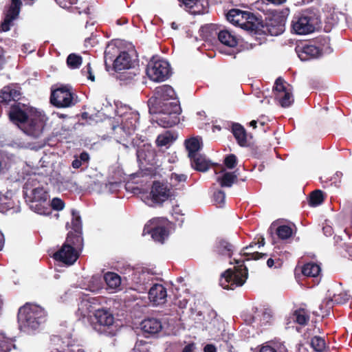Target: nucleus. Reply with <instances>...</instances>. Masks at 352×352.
<instances>
[{
    "label": "nucleus",
    "mask_w": 352,
    "mask_h": 352,
    "mask_svg": "<svg viewBox=\"0 0 352 352\" xmlns=\"http://www.w3.org/2000/svg\"><path fill=\"white\" fill-rule=\"evenodd\" d=\"M125 109L126 111L124 112H122V109H120L118 111L119 113L120 112L122 117L121 126H113V129L122 130L128 136L133 134L136 130L138 124L139 114L137 111Z\"/></svg>",
    "instance_id": "2eb2a0df"
},
{
    "label": "nucleus",
    "mask_w": 352,
    "mask_h": 352,
    "mask_svg": "<svg viewBox=\"0 0 352 352\" xmlns=\"http://www.w3.org/2000/svg\"><path fill=\"white\" fill-rule=\"evenodd\" d=\"M50 101L57 107L65 108L74 105L77 99L70 87L63 86L52 92Z\"/></svg>",
    "instance_id": "1a4fd4ad"
},
{
    "label": "nucleus",
    "mask_w": 352,
    "mask_h": 352,
    "mask_svg": "<svg viewBox=\"0 0 352 352\" xmlns=\"http://www.w3.org/2000/svg\"><path fill=\"white\" fill-rule=\"evenodd\" d=\"M49 203V207L55 210L60 211L65 208L64 201L58 197L53 198L52 200Z\"/></svg>",
    "instance_id": "3c124183"
},
{
    "label": "nucleus",
    "mask_w": 352,
    "mask_h": 352,
    "mask_svg": "<svg viewBox=\"0 0 352 352\" xmlns=\"http://www.w3.org/2000/svg\"><path fill=\"white\" fill-rule=\"evenodd\" d=\"M167 223L164 218H154L146 224L144 232L151 234L155 241L162 243L168 236Z\"/></svg>",
    "instance_id": "4468645a"
},
{
    "label": "nucleus",
    "mask_w": 352,
    "mask_h": 352,
    "mask_svg": "<svg viewBox=\"0 0 352 352\" xmlns=\"http://www.w3.org/2000/svg\"><path fill=\"white\" fill-rule=\"evenodd\" d=\"M82 242V238L79 234L74 238L71 234H68L66 241L62 248L54 254V258L67 265L74 264L78 258L76 248L81 246Z\"/></svg>",
    "instance_id": "20e7f679"
},
{
    "label": "nucleus",
    "mask_w": 352,
    "mask_h": 352,
    "mask_svg": "<svg viewBox=\"0 0 352 352\" xmlns=\"http://www.w3.org/2000/svg\"><path fill=\"white\" fill-rule=\"evenodd\" d=\"M248 278V269L243 265L235 266L234 269H228L221 274L219 280L220 285L226 289H234L242 286Z\"/></svg>",
    "instance_id": "423d86ee"
},
{
    "label": "nucleus",
    "mask_w": 352,
    "mask_h": 352,
    "mask_svg": "<svg viewBox=\"0 0 352 352\" xmlns=\"http://www.w3.org/2000/svg\"><path fill=\"white\" fill-rule=\"evenodd\" d=\"M293 320L300 325L307 324L309 320V316L307 311L304 309L296 310L293 314Z\"/></svg>",
    "instance_id": "79ce46f5"
},
{
    "label": "nucleus",
    "mask_w": 352,
    "mask_h": 352,
    "mask_svg": "<svg viewBox=\"0 0 352 352\" xmlns=\"http://www.w3.org/2000/svg\"><path fill=\"white\" fill-rule=\"evenodd\" d=\"M180 6L191 14H203L208 12V0H179Z\"/></svg>",
    "instance_id": "a211bd4d"
},
{
    "label": "nucleus",
    "mask_w": 352,
    "mask_h": 352,
    "mask_svg": "<svg viewBox=\"0 0 352 352\" xmlns=\"http://www.w3.org/2000/svg\"><path fill=\"white\" fill-rule=\"evenodd\" d=\"M260 352H287V349L283 343L270 342L263 346Z\"/></svg>",
    "instance_id": "e433bc0d"
},
{
    "label": "nucleus",
    "mask_w": 352,
    "mask_h": 352,
    "mask_svg": "<svg viewBox=\"0 0 352 352\" xmlns=\"http://www.w3.org/2000/svg\"><path fill=\"white\" fill-rule=\"evenodd\" d=\"M132 64V60L129 54L126 52H123L114 60L113 67L116 70L120 71L131 68Z\"/></svg>",
    "instance_id": "a878e982"
},
{
    "label": "nucleus",
    "mask_w": 352,
    "mask_h": 352,
    "mask_svg": "<svg viewBox=\"0 0 352 352\" xmlns=\"http://www.w3.org/2000/svg\"><path fill=\"white\" fill-rule=\"evenodd\" d=\"M45 311L40 306L27 303L18 313L19 326L25 331L35 330L45 320Z\"/></svg>",
    "instance_id": "f03ea898"
},
{
    "label": "nucleus",
    "mask_w": 352,
    "mask_h": 352,
    "mask_svg": "<svg viewBox=\"0 0 352 352\" xmlns=\"http://www.w3.org/2000/svg\"><path fill=\"white\" fill-rule=\"evenodd\" d=\"M96 322L93 324L94 329L100 333L114 335L115 318L112 313L106 309H98L94 313Z\"/></svg>",
    "instance_id": "6e6552de"
},
{
    "label": "nucleus",
    "mask_w": 352,
    "mask_h": 352,
    "mask_svg": "<svg viewBox=\"0 0 352 352\" xmlns=\"http://www.w3.org/2000/svg\"><path fill=\"white\" fill-rule=\"evenodd\" d=\"M58 181L59 182H60L61 184H68V183H70L71 181H72V178L70 177H67L66 178H63L62 177H60V178L58 179Z\"/></svg>",
    "instance_id": "e2e57ef3"
},
{
    "label": "nucleus",
    "mask_w": 352,
    "mask_h": 352,
    "mask_svg": "<svg viewBox=\"0 0 352 352\" xmlns=\"http://www.w3.org/2000/svg\"><path fill=\"white\" fill-rule=\"evenodd\" d=\"M175 196L174 190L168 184L160 182H154L151 191L143 195V202L150 207L161 206L162 204Z\"/></svg>",
    "instance_id": "7ed1b4c3"
},
{
    "label": "nucleus",
    "mask_w": 352,
    "mask_h": 352,
    "mask_svg": "<svg viewBox=\"0 0 352 352\" xmlns=\"http://www.w3.org/2000/svg\"><path fill=\"white\" fill-rule=\"evenodd\" d=\"M186 150L188 152V157H193L198 155V151L202 146V140L199 137L191 138L185 142Z\"/></svg>",
    "instance_id": "bb28decb"
},
{
    "label": "nucleus",
    "mask_w": 352,
    "mask_h": 352,
    "mask_svg": "<svg viewBox=\"0 0 352 352\" xmlns=\"http://www.w3.org/2000/svg\"><path fill=\"white\" fill-rule=\"evenodd\" d=\"M224 164L228 168H233L236 164V157L233 154L229 155L225 158Z\"/></svg>",
    "instance_id": "5fc2aeb1"
},
{
    "label": "nucleus",
    "mask_w": 352,
    "mask_h": 352,
    "mask_svg": "<svg viewBox=\"0 0 352 352\" xmlns=\"http://www.w3.org/2000/svg\"><path fill=\"white\" fill-rule=\"evenodd\" d=\"M285 31V26L282 23H278L276 26L270 25L268 28V32L272 36H277Z\"/></svg>",
    "instance_id": "864d4df0"
},
{
    "label": "nucleus",
    "mask_w": 352,
    "mask_h": 352,
    "mask_svg": "<svg viewBox=\"0 0 352 352\" xmlns=\"http://www.w3.org/2000/svg\"><path fill=\"white\" fill-rule=\"evenodd\" d=\"M218 39L222 44L230 47H234L238 43L237 38L226 30L219 31Z\"/></svg>",
    "instance_id": "cd10ccee"
},
{
    "label": "nucleus",
    "mask_w": 352,
    "mask_h": 352,
    "mask_svg": "<svg viewBox=\"0 0 352 352\" xmlns=\"http://www.w3.org/2000/svg\"><path fill=\"white\" fill-rule=\"evenodd\" d=\"M153 279V274L150 270L144 267L136 269L132 274L131 280L140 292H143L147 289Z\"/></svg>",
    "instance_id": "f3484780"
},
{
    "label": "nucleus",
    "mask_w": 352,
    "mask_h": 352,
    "mask_svg": "<svg viewBox=\"0 0 352 352\" xmlns=\"http://www.w3.org/2000/svg\"><path fill=\"white\" fill-rule=\"evenodd\" d=\"M232 132L240 146H244L247 144V135L242 125L238 123L233 124Z\"/></svg>",
    "instance_id": "c756f323"
},
{
    "label": "nucleus",
    "mask_w": 352,
    "mask_h": 352,
    "mask_svg": "<svg viewBox=\"0 0 352 352\" xmlns=\"http://www.w3.org/2000/svg\"><path fill=\"white\" fill-rule=\"evenodd\" d=\"M267 265L269 267H272L274 265V261L272 258H269L267 261Z\"/></svg>",
    "instance_id": "69168bd1"
},
{
    "label": "nucleus",
    "mask_w": 352,
    "mask_h": 352,
    "mask_svg": "<svg viewBox=\"0 0 352 352\" xmlns=\"http://www.w3.org/2000/svg\"><path fill=\"white\" fill-rule=\"evenodd\" d=\"M226 18L229 22L234 25L241 27L243 30L248 31L254 30L255 25L252 21L254 16L248 12L232 9L228 12Z\"/></svg>",
    "instance_id": "ddd939ff"
},
{
    "label": "nucleus",
    "mask_w": 352,
    "mask_h": 352,
    "mask_svg": "<svg viewBox=\"0 0 352 352\" xmlns=\"http://www.w3.org/2000/svg\"><path fill=\"white\" fill-rule=\"evenodd\" d=\"M99 304V300L96 298L86 297L78 305V311L83 317L88 316L91 312H96V305Z\"/></svg>",
    "instance_id": "5701e85b"
},
{
    "label": "nucleus",
    "mask_w": 352,
    "mask_h": 352,
    "mask_svg": "<svg viewBox=\"0 0 352 352\" xmlns=\"http://www.w3.org/2000/svg\"><path fill=\"white\" fill-rule=\"evenodd\" d=\"M104 280L107 284V289L110 293H114L120 289L121 278L114 272H107L104 275Z\"/></svg>",
    "instance_id": "b1692460"
},
{
    "label": "nucleus",
    "mask_w": 352,
    "mask_h": 352,
    "mask_svg": "<svg viewBox=\"0 0 352 352\" xmlns=\"http://www.w3.org/2000/svg\"><path fill=\"white\" fill-rule=\"evenodd\" d=\"M275 99L280 105L284 108L291 106L294 101L292 87L285 82L282 78H278L275 82L273 88Z\"/></svg>",
    "instance_id": "9d476101"
},
{
    "label": "nucleus",
    "mask_w": 352,
    "mask_h": 352,
    "mask_svg": "<svg viewBox=\"0 0 352 352\" xmlns=\"http://www.w3.org/2000/svg\"><path fill=\"white\" fill-rule=\"evenodd\" d=\"M141 328L145 332L155 334L161 331L162 326L161 322L156 318H147L141 323Z\"/></svg>",
    "instance_id": "393cba45"
},
{
    "label": "nucleus",
    "mask_w": 352,
    "mask_h": 352,
    "mask_svg": "<svg viewBox=\"0 0 352 352\" xmlns=\"http://www.w3.org/2000/svg\"><path fill=\"white\" fill-rule=\"evenodd\" d=\"M323 201L322 192L320 190H316L311 192L309 199V204L312 206H317Z\"/></svg>",
    "instance_id": "09e8293b"
},
{
    "label": "nucleus",
    "mask_w": 352,
    "mask_h": 352,
    "mask_svg": "<svg viewBox=\"0 0 352 352\" xmlns=\"http://www.w3.org/2000/svg\"><path fill=\"white\" fill-rule=\"evenodd\" d=\"M167 297L166 288L161 284H154L148 292V298L154 305L165 303Z\"/></svg>",
    "instance_id": "412c9836"
},
{
    "label": "nucleus",
    "mask_w": 352,
    "mask_h": 352,
    "mask_svg": "<svg viewBox=\"0 0 352 352\" xmlns=\"http://www.w3.org/2000/svg\"><path fill=\"white\" fill-rule=\"evenodd\" d=\"M257 245L256 243L250 244L249 246L245 247L242 250V254L247 256V260H258L263 256H265V254H261L256 251H253V248Z\"/></svg>",
    "instance_id": "58836bf2"
},
{
    "label": "nucleus",
    "mask_w": 352,
    "mask_h": 352,
    "mask_svg": "<svg viewBox=\"0 0 352 352\" xmlns=\"http://www.w3.org/2000/svg\"><path fill=\"white\" fill-rule=\"evenodd\" d=\"M190 161L192 167L199 171L205 172L210 167L209 161L199 153L190 157Z\"/></svg>",
    "instance_id": "c85d7f7f"
},
{
    "label": "nucleus",
    "mask_w": 352,
    "mask_h": 352,
    "mask_svg": "<svg viewBox=\"0 0 352 352\" xmlns=\"http://www.w3.org/2000/svg\"><path fill=\"white\" fill-rule=\"evenodd\" d=\"M296 52L301 60L305 61L312 58L318 57L320 54V50L313 45H305L298 46Z\"/></svg>",
    "instance_id": "4be33fe9"
},
{
    "label": "nucleus",
    "mask_w": 352,
    "mask_h": 352,
    "mask_svg": "<svg viewBox=\"0 0 352 352\" xmlns=\"http://www.w3.org/2000/svg\"><path fill=\"white\" fill-rule=\"evenodd\" d=\"M226 195L221 190L217 191L214 194V201L219 207H222L225 203Z\"/></svg>",
    "instance_id": "603ef678"
},
{
    "label": "nucleus",
    "mask_w": 352,
    "mask_h": 352,
    "mask_svg": "<svg viewBox=\"0 0 352 352\" xmlns=\"http://www.w3.org/2000/svg\"><path fill=\"white\" fill-rule=\"evenodd\" d=\"M152 156L153 151L148 146H144V148H140L137 151V158L140 162H142L143 161H149V158Z\"/></svg>",
    "instance_id": "37998d69"
},
{
    "label": "nucleus",
    "mask_w": 352,
    "mask_h": 352,
    "mask_svg": "<svg viewBox=\"0 0 352 352\" xmlns=\"http://www.w3.org/2000/svg\"><path fill=\"white\" fill-rule=\"evenodd\" d=\"M71 352H84L81 349L76 348L71 349Z\"/></svg>",
    "instance_id": "774afa93"
},
{
    "label": "nucleus",
    "mask_w": 352,
    "mask_h": 352,
    "mask_svg": "<svg viewBox=\"0 0 352 352\" xmlns=\"http://www.w3.org/2000/svg\"><path fill=\"white\" fill-rule=\"evenodd\" d=\"M142 344V341L137 342L135 347L133 349L131 352H148V351H142L140 349V346Z\"/></svg>",
    "instance_id": "680f3d73"
},
{
    "label": "nucleus",
    "mask_w": 352,
    "mask_h": 352,
    "mask_svg": "<svg viewBox=\"0 0 352 352\" xmlns=\"http://www.w3.org/2000/svg\"><path fill=\"white\" fill-rule=\"evenodd\" d=\"M31 195L30 208L38 214L49 215L50 208L47 201L48 198L47 192L43 188L37 187L32 190Z\"/></svg>",
    "instance_id": "9b49d317"
},
{
    "label": "nucleus",
    "mask_w": 352,
    "mask_h": 352,
    "mask_svg": "<svg viewBox=\"0 0 352 352\" xmlns=\"http://www.w3.org/2000/svg\"><path fill=\"white\" fill-rule=\"evenodd\" d=\"M82 75L87 76V78L91 81H94L95 78L92 74L91 67L90 63H88L82 69Z\"/></svg>",
    "instance_id": "13d9d810"
},
{
    "label": "nucleus",
    "mask_w": 352,
    "mask_h": 352,
    "mask_svg": "<svg viewBox=\"0 0 352 352\" xmlns=\"http://www.w3.org/2000/svg\"><path fill=\"white\" fill-rule=\"evenodd\" d=\"M311 346L316 352H329L324 339L320 336H314L311 340Z\"/></svg>",
    "instance_id": "f704fd0d"
},
{
    "label": "nucleus",
    "mask_w": 352,
    "mask_h": 352,
    "mask_svg": "<svg viewBox=\"0 0 352 352\" xmlns=\"http://www.w3.org/2000/svg\"><path fill=\"white\" fill-rule=\"evenodd\" d=\"M21 94V89L16 85L4 87L0 91V104L7 105L11 101H16Z\"/></svg>",
    "instance_id": "aec40b11"
},
{
    "label": "nucleus",
    "mask_w": 352,
    "mask_h": 352,
    "mask_svg": "<svg viewBox=\"0 0 352 352\" xmlns=\"http://www.w3.org/2000/svg\"><path fill=\"white\" fill-rule=\"evenodd\" d=\"M121 183L118 182H108L102 187V192L104 193H115L119 190Z\"/></svg>",
    "instance_id": "49530a36"
},
{
    "label": "nucleus",
    "mask_w": 352,
    "mask_h": 352,
    "mask_svg": "<svg viewBox=\"0 0 352 352\" xmlns=\"http://www.w3.org/2000/svg\"><path fill=\"white\" fill-rule=\"evenodd\" d=\"M149 111L151 113L160 115L157 118V122L162 127H171L179 122L178 116L181 112V109L176 101L166 103L162 108L149 107Z\"/></svg>",
    "instance_id": "39448f33"
},
{
    "label": "nucleus",
    "mask_w": 352,
    "mask_h": 352,
    "mask_svg": "<svg viewBox=\"0 0 352 352\" xmlns=\"http://www.w3.org/2000/svg\"><path fill=\"white\" fill-rule=\"evenodd\" d=\"M21 0H12L10 8L6 15L3 22L1 25V30L3 32L10 30L12 22L16 19L20 12Z\"/></svg>",
    "instance_id": "6ab92c4d"
},
{
    "label": "nucleus",
    "mask_w": 352,
    "mask_h": 352,
    "mask_svg": "<svg viewBox=\"0 0 352 352\" xmlns=\"http://www.w3.org/2000/svg\"><path fill=\"white\" fill-rule=\"evenodd\" d=\"M275 230L278 238L282 240H285L290 238L293 234V229L287 225H280L276 227V223H273L270 228V230Z\"/></svg>",
    "instance_id": "7c9ffc66"
},
{
    "label": "nucleus",
    "mask_w": 352,
    "mask_h": 352,
    "mask_svg": "<svg viewBox=\"0 0 352 352\" xmlns=\"http://www.w3.org/2000/svg\"><path fill=\"white\" fill-rule=\"evenodd\" d=\"M89 160V155L87 153L83 152L80 153V155L78 157H76L75 159L72 162V166L74 169L79 168L83 164H87Z\"/></svg>",
    "instance_id": "c03bdc74"
},
{
    "label": "nucleus",
    "mask_w": 352,
    "mask_h": 352,
    "mask_svg": "<svg viewBox=\"0 0 352 352\" xmlns=\"http://www.w3.org/2000/svg\"><path fill=\"white\" fill-rule=\"evenodd\" d=\"M102 282L98 276H94L91 277L88 285L87 289L91 292L97 293L102 289Z\"/></svg>",
    "instance_id": "a18cd8bd"
},
{
    "label": "nucleus",
    "mask_w": 352,
    "mask_h": 352,
    "mask_svg": "<svg viewBox=\"0 0 352 352\" xmlns=\"http://www.w3.org/2000/svg\"><path fill=\"white\" fill-rule=\"evenodd\" d=\"M72 229L74 230V232L76 233L74 234L72 233H69L68 234H71L73 238H74L77 234H79L80 236H81L82 225H81L80 217L78 212H77L76 210H73L72 212Z\"/></svg>",
    "instance_id": "a19ab883"
},
{
    "label": "nucleus",
    "mask_w": 352,
    "mask_h": 352,
    "mask_svg": "<svg viewBox=\"0 0 352 352\" xmlns=\"http://www.w3.org/2000/svg\"><path fill=\"white\" fill-rule=\"evenodd\" d=\"M349 258L352 260V245L347 249Z\"/></svg>",
    "instance_id": "338daca9"
},
{
    "label": "nucleus",
    "mask_w": 352,
    "mask_h": 352,
    "mask_svg": "<svg viewBox=\"0 0 352 352\" xmlns=\"http://www.w3.org/2000/svg\"><path fill=\"white\" fill-rule=\"evenodd\" d=\"M267 1L276 5L279 6L286 2L287 0H267Z\"/></svg>",
    "instance_id": "0e129e2a"
},
{
    "label": "nucleus",
    "mask_w": 352,
    "mask_h": 352,
    "mask_svg": "<svg viewBox=\"0 0 352 352\" xmlns=\"http://www.w3.org/2000/svg\"><path fill=\"white\" fill-rule=\"evenodd\" d=\"M175 92L169 85H164L155 88L154 96L148 101L149 104L154 109L162 108L166 103L170 102L169 100L175 99Z\"/></svg>",
    "instance_id": "dca6fc26"
},
{
    "label": "nucleus",
    "mask_w": 352,
    "mask_h": 352,
    "mask_svg": "<svg viewBox=\"0 0 352 352\" xmlns=\"http://www.w3.org/2000/svg\"><path fill=\"white\" fill-rule=\"evenodd\" d=\"M197 347L195 343L190 342L187 344L182 349V352H196Z\"/></svg>",
    "instance_id": "bf43d9fd"
},
{
    "label": "nucleus",
    "mask_w": 352,
    "mask_h": 352,
    "mask_svg": "<svg viewBox=\"0 0 352 352\" xmlns=\"http://www.w3.org/2000/svg\"><path fill=\"white\" fill-rule=\"evenodd\" d=\"M317 19L307 14H300L294 16L292 26L297 34H308L316 30Z\"/></svg>",
    "instance_id": "f8f14e48"
},
{
    "label": "nucleus",
    "mask_w": 352,
    "mask_h": 352,
    "mask_svg": "<svg viewBox=\"0 0 352 352\" xmlns=\"http://www.w3.org/2000/svg\"><path fill=\"white\" fill-rule=\"evenodd\" d=\"M237 176L233 173H224L222 176L217 177V182L221 187H231L236 181Z\"/></svg>",
    "instance_id": "4c0bfd02"
},
{
    "label": "nucleus",
    "mask_w": 352,
    "mask_h": 352,
    "mask_svg": "<svg viewBox=\"0 0 352 352\" xmlns=\"http://www.w3.org/2000/svg\"><path fill=\"white\" fill-rule=\"evenodd\" d=\"M9 117L26 135L34 138H38L42 135L47 120L42 112L21 103L12 105Z\"/></svg>",
    "instance_id": "f257e3e1"
},
{
    "label": "nucleus",
    "mask_w": 352,
    "mask_h": 352,
    "mask_svg": "<svg viewBox=\"0 0 352 352\" xmlns=\"http://www.w3.org/2000/svg\"><path fill=\"white\" fill-rule=\"evenodd\" d=\"M146 75L154 82L166 80L170 75V65L157 56H153L146 67Z\"/></svg>",
    "instance_id": "0eeeda50"
},
{
    "label": "nucleus",
    "mask_w": 352,
    "mask_h": 352,
    "mask_svg": "<svg viewBox=\"0 0 352 352\" xmlns=\"http://www.w3.org/2000/svg\"><path fill=\"white\" fill-rule=\"evenodd\" d=\"M351 297V295L346 292H342L338 294H335L333 299L325 300L320 305V309H323L324 304L326 303V308L330 309L332 307L333 302L337 304H343L347 302Z\"/></svg>",
    "instance_id": "2f4dec72"
},
{
    "label": "nucleus",
    "mask_w": 352,
    "mask_h": 352,
    "mask_svg": "<svg viewBox=\"0 0 352 352\" xmlns=\"http://www.w3.org/2000/svg\"><path fill=\"white\" fill-rule=\"evenodd\" d=\"M67 63L71 69H76L82 64V58L76 54H71L67 58Z\"/></svg>",
    "instance_id": "de8ad7c7"
},
{
    "label": "nucleus",
    "mask_w": 352,
    "mask_h": 352,
    "mask_svg": "<svg viewBox=\"0 0 352 352\" xmlns=\"http://www.w3.org/2000/svg\"><path fill=\"white\" fill-rule=\"evenodd\" d=\"M302 272L305 276L316 277L320 274V267L316 263H309L303 266Z\"/></svg>",
    "instance_id": "ea45409f"
},
{
    "label": "nucleus",
    "mask_w": 352,
    "mask_h": 352,
    "mask_svg": "<svg viewBox=\"0 0 352 352\" xmlns=\"http://www.w3.org/2000/svg\"><path fill=\"white\" fill-rule=\"evenodd\" d=\"M60 7L67 9L76 4L78 0H55Z\"/></svg>",
    "instance_id": "4d7b16f0"
},
{
    "label": "nucleus",
    "mask_w": 352,
    "mask_h": 352,
    "mask_svg": "<svg viewBox=\"0 0 352 352\" xmlns=\"http://www.w3.org/2000/svg\"><path fill=\"white\" fill-rule=\"evenodd\" d=\"M213 318L212 319L211 322L209 323V325L206 326V328L210 330H215L217 329L219 330V320L216 317L215 313L212 314Z\"/></svg>",
    "instance_id": "6e6d98bb"
},
{
    "label": "nucleus",
    "mask_w": 352,
    "mask_h": 352,
    "mask_svg": "<svg viewBox=\"0 0 352 352\" xmlns=\"http://www.w3.org/2000/svg\"><path fill=\"white\" fill-rule=\"evenodd\" d=\"M175 140L173 134L170 131H166L165 133L158 135L156 143L159 146H169Z\"/></svg>",
    "instance_id": "c9c22d12"
},
{
    "label": "nucleus",
    "mask_w": 352,
    "mask_h": 352,
    "mask_svg": "<svg viewBox=\"0 0 352 352\" xmlns=\"http://www.w3.org/2000/svg\"><path fill=\"white\" fill-rule=\"evenodd\" d=\"M259 321L261 323V325L265 326L267 324H270L271 322L272 321L273 316L272 311L268 309H265L262 311V314L261 316H259Z\"/></svg>",
    "instance_id": "8fccbe9b"
},
{
    "label": "nucleus",
    "mask_w": 352,
    "mask_h": 352,
    "mask_svg": "<svg viewBox=\"0 0 352 352\" xmlns=\"http://www.w3.org/2000/svg\"><path fill=\"white\" fill-rule=\"evenodd\" d=\"M233 249V245L224 240L219 241L216 247V251L219 254L228 258L232 256Z\"/></svg>",
    "instance_id": "72a5a7b5"
},
{
    "label": "nucleus",
    "mask_w": 352,
    "mask_h": 352,
    "mask_svg": "<svg viewBox=\"0 0 352 352\" xmlns=\"http://www.w3.org/2000/svg\"><path fill=\"white\" fill-rule=\"evenodd\" d=\"M204 352H216V348L212 344H206L204 349Z\"/></svg>",
    "instance_id": "052dcab7"
},
{
    "label": "nucleus",
    "mask_w": 352,
    "mask_h": 352,
    "mask_svg": "<svg viewBox=\"0 0 352 352\" xmlns=\"http://www.w3.org/2000/svg\"><path fill=\"white\" fill-rule=\"evenodd\" d=\"M187 176L184 174L172 173L170 177V187L174 190H179L183 188Z\"/></svg>",
    "instance_id": "473e14b6"
}]
</instances>
